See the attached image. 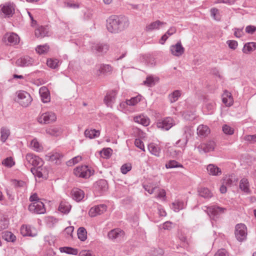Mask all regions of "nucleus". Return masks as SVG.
I'll use <instances>...</instances> for the list:
<instances>
[{
	"label": "nucleus",
	"instance_id": "nucleus-1",
	"mask_svg": "<svg viewBox=\"0 0 256 256\" xmlns=\"http://www.w3.org/2000/svg\"><path fill=\"white\" fill-rule=\"evenodd\" d=\"M106 28L111 33L118 34L126 29L130 26L128 18L124 15H113L106 20Z\"/></svg>",
	"mask_w": 256,
	"mask_h": 256
},
{
	"label": "nucleus",
	"instance_id": "nucleus-2",
	"mask_svg": "<svg viewBox=\"0 0 256 256\" xmlns=\"http://www.w3.org/2000/svg\"><path fill=\"white\" fill-rule=\"evenodd\" d=\"M204 208L206 209L204 210L214 220L215 218H218L220 214H224L226 210V208L216 205L208 207L204 206Z\"/></svg>",
	"mask_w": 256,
	"mask_h": 256
},
{
	"label": "nucleus",
	"instance_id": "nucleus-3",
	"mask_svg": "<svg viewBox=\"0 0 256 256\" xmlns=\"http://www.w3.org/2000/svg\"><path fill=\"white\" fill-rule=\"evenodd\" d=\"M176 124L175 120L172 118L167 117L158 120L156 122V126L162 130H168Z\"/></svg>",
	"mask_w": 256,
	"mask_h": 256
},
{
	"label": "nucleus",
	"instance_id": "nucleus-4",
	"mask_svg": "<svg viewBox=\"0 0 256 256\" xmlns=\"http://www.w3.org/2000/svg\"><path fill=\"white\" fill-rule=\"evenodd\" d=\"M18 102L22 106L27 107L31 103L30 95L25 91H19L17 93Z\"/></svg>",
	"mask_w": 256,
	"mask_h": 256
},
{
	"label": "nucleus",
	"instance_id": "nucleus-5",
	"mask_svg": "<svg viewBox=\"0 0 256 256\" xmlns=\"http://www.w3.org/2000/svg\"><path fill=\"white\" fill-rule=\"evenodd\" d=\"M235 236L239 242H243L246 240L247 236V228L246 226L242 224L236 225L235 229Z\"/></svg>",
	"mask_w": 256,
	"mask_h": 256
},
{
	"label": "nucleus",
	"instance_id": "nucleus-6",
	"mask_svg": "<svg viewBox=\"0 0 256 256\" xmlns=\"http://www.w3.org/2000/svg\"><path fill=\"white\" fill-rule=\"evenodd\" d=\"M28 208L30 212L36 214H44L46 211L44 203L40 201L30 204Z\"/></svg>",
	"mask_w": 256,
	"mask_h": 256
},
{
	"label": "nucleus",
	"instance_id": "nucleus-7",
	"mask_svg": "<svg viewBox=\"0 0 256 256\" xmlns=\"http://www.w3.org/2000/svg\"><path fill=\"white\" fill-rule=\"evenodd\" d=\"M94 171L86 166H82L77 167L74 170V174L76 176H92L94 174Z\"/></svg>",
	"mask_w": 256,
	"mask_h": 256
},
{
	"label": "nucleus",
	"instance_id": "nucleus-8",
	"mask_svg": "<svg viewBox=\"0 0 256 256\" xmlns=\"http://www.w3.org/2000/svg\"><path fill=\"white\" fill-rule=\"evenodd\" d=\"M94 188L96 194L97 196H100L108 190L107 182L104 180H100L94 184Z\"/></svg>",
	"mask_w": 256,
	"mask_h": 256
},
{
	"label": "nucleus",
	"instance_id": "nucleus-9",
	"mask_svg": "<svg viewBox=\"0 0 256 256\" xmlns=\"http://www.w3.org/2000/svg\"><path fill=\"white\" fill-rule=\"evenodd\" d=\"M56 119L54 113L48 112L42 114L38 118V122L40 124H47L54 122Z\"/></svg>",
	"mask_w": 256,
	"mask_h": 256
},
{
	"label": "nucleus",
	"instance_id": "nucleus-10",
	"mask_svg": "<svg viewBox=\"0 0 256 256\" xmlns=\"http://www.w3.org/2000/svg\"><path fill=\"white\" fill-rule=\"evenodd\" d=\"M2 41L6 44L15 45L19 42L20 38L14 32L6 33L4 35Z\"/></svg>",
	"mask_w": 256,
	"mask_h": 256
},
{
	"label": "nucleus",
	"instance_id": "nucleus-11",
	"mask_svg": "<svg viewBox=\"0 0 256 256\" xmlns=\"http://www.w3.org/2000/svg\"><path fill=\"white\" fill-rule=\"evenodd\" d=\"M184 138L178 140L176 144H180V146H184L188 141V138L193 134V130L191 126H186L184 128Z\"/></svg>",
	"mask_w": 256,
	"mask_h": 256
},
{
	"label": "nucleus",
	"instance_id": "nucleus-12",
	"mask_svg": "<svg viewBox=\"0 0 256 256\" xmlns=\"http://www.w3.org/2000/svg\"><path fill=\"white\" fill-rule=\"evenodd\" d=\"M26 161L34 166L38 168L42 166L43 160L41 158L33 154H28L26 156Z\"/></svg>",
	"mask_w": 256,
	"mask_h": 256
},
{
	"label": "nucleus",
	"instance_id": "nucleus-13",
	"mask_svg": "<svg viewBox=\"0 0 256 256\" xmlns=\"http://www.w3.org/2000/svg\"><path fill=\"white\" fill-rule=\"evenodd\" d=\"M124 232L120 228H115L111 230L108 232V236L109 239L118 242L124 236Z\"/></svg>",
	"mask_w": 256,
	"mask_h": 256
},
{
	"label": "nucleus",
	"instance_id": "nucleus-14",
	"mask_svg": "<svg viewBox=\"0 0 256 256\" xmlns=\"http://www.w3.org/2000/svg\"><path fill=\"white\" fill-rule=\"evenodd\" d=\"M107 206L104 204L95 206L90 208L88 214L91 217H94L97 215L103 214L106 210Z\"/></svg>",
	"mask_w": 256,
	"mask_h": 256
},
{
	"label": "nucleus",
	"instance_id": "nucleus-15",
	"mask_svg": "<svg viewBox=\"0 0 256 256\" xmlns=\"http://www.w3.org/2000/svg\"><path fill=\"white\" fill-rule=\"evenodd\" d=\"M2 12L7 16L10 17L14 12V6L12 2H6L0 5Z\"/></svg>",
	"mask_w": 256,
	"mask_h": 256
},
{
	"label": "nucleus",
	"instance_id": "nucleus-16",
	"mask_svg": "<svg viewBox=\"0 0 256 256\" xmlns=\"http://www.w3.org/2000/svg\"><path fill=\"white\" fill-rule=\"evenodd\" d=\"M215 146V142L214 141H209L206 144H200L197 147V149L200 152H209L214 150Z\"/></svg>",
	"mask_w": 256,
	"mask_h": 256
},
{
	"label": "nucleus",
	"instance_id": "nucleus-17",
	"mask_svg": "<svg viewBox=\"0 0 256 256\" xmlns=\"http://www.w3.org/2000/svg\"><path fill=\"white\" fill-rule=\"evenodd\" d=\"M34 60L28 56H24L18 59L16 61V64L18 66L24 67L30 66L33 64Z\"/></svg>",
	"mask_w": 256,
	"mask_h": 256
},
{
	"label": "nucleus",
	"instance_id": "nucleus-18",
	"mask_svg": "<svg viewBox=\"0 0 256 256\" xmlns=\"http://www.w3.org/2000/svg\"><path fill=\"white\" fill-rule=\"evenodd\" d=\"M172 54L176 56H181L184 52V48L182 45L181 42H178L176 44L172 45L170 48Z\"/></svg>",
	"mask_w": 256,
	"mask_h": 256
},
{
	"label": "nucleus",
	"instance_id": "nucleus-19",
	"mask_svg": "<svg viewBox=\"0 0 256 256\" xmlns=\"http://www.w3.org/2000/svg\"><path fill=\"white\" fill-rule=\"evenodd\" d=\"M109 46L105 44H94L92 46V50L98 54H102L107 52Z\"/></svg>",
	"mask_w": 256,
	"mask_h": 256
},
{
	"label": "nucleus",
	"instance_id": "nucleus-20",
	"mask_svg": "<svg viewBox=\"0 0 256 256\" xmlns=\"http://www.w3.org/2000/svg\"><path fill=\"white\" fill-rule=\"evenodd\" d=\"M116 96V90H112L108 92L104 98V102L105 104L110 107H112V104L114 103Z\"/></svg>",
	"mask_w": 256,
	"mask_h": 256
},
{
	"label": "nucleus",
	"instance_id": "nucleus-21",
	"mask_svg": "<svg viewBox=\"0 0 256 256\" xmlns=\"http://www.w3.org/2000/svg\"><path fill=\"white\" fill-rule=\"evenodd\" d=\"M112 70V67L109 64H100L97 66L96 74L100 76L101 74H106L110 73Z\"/></svg>",
	"mask_w": 256,
	"mask_h": 256
},
{
	"label": "nucleus",
	"instance_id": "nucleus-22",
	"mask_svg": "<svg viewBox=\"0 0 256 256\" xmlns=\"http://www.w3.org/2000/svg\"><path fill=\"white\" fill-rule=\"evenodd\" d=\"M71 195L72 199L77 202H79L84 198V193L80 189L74 188L71 192Z\"/></svg>",
	"mask_w": 256,
	"mask_h": 256
},
{
	"label": "nucleus",
	"instance_id": "nucleus-23",
	"mask_svg": "<svg viewBox=\"0 0 256 256\" xmlns=\"http://www.w3.org/2000/svg\"><path fill=\"white\" fill-rule=\"evenodd\" d=\"M165 24H166V22L158 20L146 25L145 30L147 32H150L154 30H158L160 26Z\"/></svg>",
	"mask_w": 256,
	"mask_h": 256
},
{
	"label": "nucleus",
	"instance_id": "nucleus-24",
	"mask_svg": "<svg viewBox=\"0 0 256 256\" xmlns=\"http://www.w3.org/2000/svg\"><path fill=\"white\" fill-rule=\"evenodd\" d=\"M206 169L209 174L212 176H218L222 174L220 168L214 164H208Z\"/></svg>",
	"mask_w": 256,
	"mask_h": 256
},
{
	"label": "nucleus",
	"instance_id": "nucleus-25",
	"mask_svg": "<svg viewBox=\"0 0 256 256\" xmlns=\"http://www.w3.org/2000/svg\"><path fill=\"white\" fill-rule=\"evenodd\" d=\"M222 102L226 106H230L234 103L233 98L230 92L225 91L222 96Z\"/></svg>",
	"mask_w": 256,
	"mask_h": 256
},
{
	"label": "nucleus",
	"instance_id": "nucleus-26",
	"mask_svg": "<svg viewBox=\"0 0 256 256\" xmlns=\"http://www.w3.org/2000/svg\"><path fill=\"white\" fill-rule=\"evenodd\" d=\"M40 94L42 102L46 103L50 102V92L47 88L44 86L40 88Z\"/></svg>",
	"mask_w": 256,
	"mask_h": 256
},
{
	"label": "nucleus",
	"instance_id": "nucleus-27",
	"mask_svg": "<svg viewBox=\"0 0 256 256\" xmlns=\"http://www.w3.org/2000/svg\"><path fill=\"white\" fill-rule=\"evenodd\" d=\"M186 204L184 202L180 200H176L172 204L171 208L174 212H178L180 210H182L185 208Z\"/></svg>",
	"mask_w": 256,
	"mask_h": 256
},
{
	"label": "nucleus",
	"instance_id": "nucleus-28",
	"mask_svg": "<svg viewBox=\"0 0 256 256\" xmlns=\"http://www.w3.org/2000/svg\"><path fill=\"white\" fill-rule=\"evenodd\" d=\"M134 120L136 122L141 124L144 126H148L150 124V119L144 115H140L134 117Z\"/></svg>",
	"mask_w": 256,
	"mask_h": 256
},
{
	"label": "nucleus",
	"instance_id": "nucleus-29",
	"mask_svg": "<svg viewBox=\"0 0 256 256\" xmlns=\"http://www.w3.org/2000/svg\"><path fill=\"white\" fill-rule=\"evenodd\" d=\"M30 147L32 150L37 152H40L43 150V146L38 140L36 138H34L30 142Z\"/></svg>",
	"mask_w": 256,
	"mask_h": 256
},
{
	"label": "nucleus",
	"instance_id": "nucleus-30",
	"mask_svg": "<svg viewBox=\"0 0 256 256\" xmlns=\"http://www.w3.org/2000/svg\"><path fill=\"white\" fill-rule=\"evenodd\" d=\"M46 132L50 136H57L62 133V130L58 126H51L46 130Z\"/></svg>",
	"mask_w": 256,
	"mask_h": 256
},
{
	"label": "nucleus",
	"instance_id": "nucleus-31",
	"mask_svg": "<svg viewBox=\"0 0 256 256\" xmlns=\"http://www.w3.org/2000/svg\"><path fill=\"white\" fill-rule=\"evenodd\" d=\"M210 132V130L208 126L205 125H200L198 127L197 134L198 136L205 137Z\"/></svg>",
	"mask_w": 256,
	"mask_h": 256
},
{
	"label": "nucleus",
	"instance_id": "nucleus-32",
	"mask_svg": "<svg viewBox=\"0 0 256 256\" xmlns=\"http://www.w3.org/2000/svg\"><path fill=\"white\" fill-rule=\"evenodd\" d=\"M70 208L71 206L68 202L62 201L60 204L58 210L62 213L67 214L70 212Z\"/></svg>",
	"mask_w": 256,
	"mask_h": 256
},
{
	"label": "nucleus",
	"instance_id": "nucleus-33",
	"mask_svg": "<svg viewBox=\"0 0 256 256\" xmlns=\"http://www.w3.org/2000/svg\"><path fill=\"white\" fill-rule=\"evenodd\" d=\"M256 49V42H250L246 43L242 48V52L244 54H249Z\"/></svg>",
	"mask_w": 256,
	"mask_h": 256
},
{
	"label": "nucleus",
	"instance_id": "nucleus-34",
	"mask_svg": "<svg viewBox=\"0 0 256 256\" xmlns=\"http://www.w3.org/2000/svg\"><path fill=\"white\" fill-rule=\"evenodd\" d=\"M149 152L153 155L159 156L160 153V147L154 143H151L148 145Z\"/></svg>",
	"mask_w": 256,
	"mask_h": 256
},
{
	"label": "nucleus",
	"instance_id": "nucleus-35",
	"mask_svg": "<svg viewBox=\"0 0 256 256\" xmlns=\"http://www.w3.org/2000/svg\"><path fill=\"white\" fill-rule=\"evenodd\" d=\"M48 156L50 160L54 162L57 164H59L61 162V158H62V155L58 152H54Z\"/></svg>",
	"mask_w": 256,
	"mask_h": 256
},
{
	"label": "nucleus",
	"instance_id": "nucleus-36",
	"mask_svg": "<svg viewBox=\"0 0 256 256\" xmlns=\"http://www.w3.org/2000/svg\"><path fill=\"white\" fill-rule=\"evenodd\" d=\"M10 130L6 127H2L0 129V140L2 142H4L10 135Z\"/></svg>",
	"mask_w": 256,
	"mask_h": 256
},
{
	"label": "nucleus",
	"instance_id": "nucleus-37",
	"mask_svg": "<svg viewBox=\"0 0 256 256\" xmlns=\"http://www.w3.org/2000/svg\"><path fill=\"white\" fill-rule=\"evenodd\" d=\"M20 233L24 236H34L35 234H32L30 226L23 225L20 228Z\"/></svg>",
	"mask_w": 256,
	"mask_h": 256
},
{
	"label": "nucleus",
	"instance_id": "nucleus-38",
	"mask_svg": "<svg viewBox=\"0 0 256 256\" xmlns=\"http://www.w3.org/2000/svg\"><path fill=\"white\" fill-rule=\"evenodd\" d=\"M199 195L206 198H209L212 196V193L206 188H202L198 190Z\"/></svg>",
	"mask_w": 256,
	"mask_h": 256
},
{
	"label": "nucleus",
	"instance_id": "nucleus-39",
	"mask_svg": "<svg viewBox=\"0 0 256 256\" xmlns=\"http://www.w3.org/2000/svg\"><path fill=\"white\" fill-rule=\"evenodd\" d=\"M100 134L99 130H86L84 132V135L86 138L90 139L98 137Z\"/></svg>",
	"mask_w": 256,
	"mask_h": 256
},
{
	"label": "nucleus",
	"instance_id": "nucleus-40",
	"mask_svg": "<svg viewBox=\"0 0 256 256\" xmlns=\"http://www.w3.org/2000/svg\"><path fill=\"white\" fill-rule=\"evenodd\" d=\"M78 238L82 242L87 238V232L84 227H80L78 230L77 232Z\"/></svg>",
	"mask_w": 256,
	"mask_h": 256
},
{
	"label": "nucleus",
	"instance_id": "nucleus-41",
	"mask_svg": "<svg viewBox=\"0 0 256 256\" xmlns=\"http://www.w3.org/2000/svg\"><path fill=\"white\" fill-rule=\"evenodd\" d=\"M159 78L157 77H153L152 76H148L146 80L144 81V84L149 87H152L156 84V82H158Z\"/></svg>",
	"mask_w": 256,
	"mask_h": 256
},
{
	"label": "nucleus",
	"instance_id": "nucleus-42",
	"mask_svg": "<svg viewBox=\"0 0 256 256\" xmlns=\"http://www.w3.org/2000/svg\"><path fill=\"white\" fill-rule=\"evenodd\" d=\"M240 188L246 192H250L248 182L246 178H244L240 181Z\"/></svg>",
	"mask_w": 256,
	"mask_h": 256
},
{
	"label": "nucleus",
	"instance_id": "nucleus-43",
	"mask_svg": "<svg viewBox=\"0 0 256 256\" xmlns=\"http://www.w3.org/2000/svg\"><path fill=\"white\" fill-rule=\"evenodd\" d=\"M61 252H65L68 254L76 255L78 254V250L76 248L71 247H61L60 248Z\"/></svg>",
	"mask_w": 256,
	"mask_h": 256
},
{
	"label": "nucleus",
	"instance_id": "nucleus-44",
	"mask_svg": "<svg viewBox=\"0 0 256 256\" xmlns=\"http://www.w3.org/2000/svg\"><path fill=\"white\" fill-rule=\"evenodd\" d=\"M48 32L46 29L42 26L35 30V35L37 38H43L48 34Z\"/></svg>",
	"mask_w": 256,
	"mask_h": 256
},
{
	"label": "nucleus",
	"instance_id": "nucleus-45",
	"mask_svg": "<svg viewBox=\"0 0 256 256\" xmlns=\"http://www.w3.org/2000/svg\"><path fill=\"white\" fill-rule=\"evenodd\" d=\"M2 236L7 242H14L16 240V236L12 232L8 231L4 232Z\"/></svg>",
	"mask_w": 256,
	"mask_h": 256
},
{
	"label": "nucleus",
	"instance_id": "nucleus-46",
	"mask_svg": "<svg viewBox=\"0 0 256 256\" xmlns=\"http://www.w3.org/2000/svg\"><path fill=\"white\" fill-rule=\"evenodd\" d=\"M181 92L178 90H176L174 91L172 93L169 94L168 98L171 103H173L176 102L179 97L181 96Z\"/></svg>",
	"mask_w": 256,
	"mask_h": 256
},
{
	"label": "nucleus",
	"instance_id": "nucleus-47",
	"mask_svg": "<svg viewBox=\"0 0 256 256\" xmlns=\"http://www.w3.org/2000/svg\"><path fill=\"white\" fill-rule=\"evenodd\" d=\"M47 66L51 68H56L58 66L59 60L58 59L48 58L46 62Z\"/></svg>",
	"mask_w": 256,
	"mask_h": 256
},
{
	"label": "nucleus",
	"instance_id": "nucleus-48",
	"mask_svg": "<svg viewBox=\"0 0 256 256\" xmlns=\"http://www.w3.org/2000/svg\"><path fill=\"white\" fill-rule=\"evenodd\" d=\"M49 46L48 44H44V45H40L38 46L36 48V50L37 52L39 54H45L49 50Z\"/></svg>",
	"mask_w": 256,
	"mask_h": 256
},
{
	"label": "nucleus",
	"instance_id": "nucleus-49",
	"mask_svg": "<svg viewBox=\"0 0 256 256\" xmlns=\"http://www.w3.org/2000/svg\"><path fill=\"white\" fill-rule=\"evenodd\" d=\"M82 160L81 156H78L70 159L66 162V165L68 166H72L78 164Z\"/></svg>",
	"mask_w": 256,
	"mask_h": 256
},
{
	"label": "nucleus",
	"instance_id": "nucleus-50",
	"mask_svg": "<svg viewBox=\"0 0 256 256\" xmlns=\"http://www.w3.org/2000/svg\"><path fill=\"white\" fill-rule=\"evenodd\" d=\"M15 162L12 157H8L2 161V164L8 168H11Z\"/></svg>",
	"mask_w": 256,
	"mask_h": 256
},
{
	"label": "nucleus",
	"instance_id": "nucleus-51",
	"mask_svg": "<svg viewBox=\"0 0 256 256\" xmlns=\"http://www.w3.org/2000/svg\"><path fill=\"white\" fill-rule=\"evenodd\" d=\"M11 182L12 184L16 188H24L26 186V182L22 180L13 179Z\"/></svg>",
	"mask_w": 256,
	"mask_h": 256
},
{
	"label": "nucleus",
	"instance_id": "nucleus-52",
	"mask_svg": "<svg viewBox=\"0 0 256 256\" xmlns=\"http://www.w3.org/2000/svg\"><path fill=\"white\" fill-rule=\"evenodd\" d=\"M143 187L144 190L149 194H152L154 192V190L156 188V184H150L148 185L144 183Z\"/></svg>",
	"mask_w": 256,
	"mask_h": 256
},
{
	"label": "nucleus",
	"instance_id": "nucleus-53",
	"mask_svg": "<svg viewBox=\"0 0 256 256\" xmlns=\"http://www.w3.org/2000/svg\"><path fill=\"white\" fill-rule=\"evenodd\" d=\"M140 100V96H137L136 97H134L131 98L130 100H126V103L127 105L129 106H134Z\"/></svg>",
	"mask_w": 256,
	"mask_h": 256
},
{
	"label": "nucleus",
	"instance_id": "nucleus-54",
	"mask_svg": "<svg viewBox=\"0 0 256 256\" xmlns=\"http://www.w3.org/2000/svg\"><path fill=\"white\" fill-rule=\"evenodd\" d=\"M132 168V164H125L121 166V172L122 174H126L128 172L131 170Z\"/></svg>",
	"mask_w": 256,
	"mask_h": 256
},
{
	"label": "nucleus",
	"instance_id": "nucleus-55",
	"mask_svg": "<svg viewBox=\"0 0 256 256\" xmlns=\"http://www.w3.org/2000/svg\"><path fill=\"white\" fill-rule=\"evenodd\" d=\"M222 131L226 134L232 135L234 134V130L227 124H224L222 126Z\"/></svg>",
	"mask_w": 256,
	"mask_h": 256
},
{
	"label": "nucleus",
	"instance_id": "nucleus-56",
	"mask_svg": "<svg viewBox=\"0 0 256 256\" xmlns=\"http://www.w3.org/2000/svg\"><path fill=\"white\" fill-rule=\"evenodd\" d=\"M237 181L238 180L235 179L234 178L233 180L232 178H230V177H226L224 180V183H226V184L228 186H232V185L236 184Z\"/></svg>",
	"mask_w": 256,
	"mask_h": 256
},
{
	"label": "nucleus",
	"instance_id": "nucleus-57",
	"mask_svg": "<svg viewBox=\"0 0 256 256\" xmlns=\"http://www.w3.org/2000/svg\"><path fill=\"white\" fill-rule=\"evenodd\" d=\"M178 166H182L174 160H170L168 163L166 164V167L168 168H174Z\"/></svg>",
	"mask_w": 256,
	"mask_h": 256
},
{
	"label": "nucleus",
	"instance_id": "nucleus-58",
	"mask_svg": "<svg viewBox=\"0 0 256 256\" xmlns=\"http://www.w3.org/2000/svg\"><path fill=\"white\" fill-rule=\"evenodd\" d=\"M218 14V10L216 8H212L210 10V15L216 20H220V18L217 16Z\"/></svg>",
	"mask_w": 256,
	"mask_h": 256
},
{
	"label": "nucleus",
	"instance_id": "nucleus-59",
	"mask_svg": "<svg viewBox=\"0 0 256 256\" xmlns=\"http://www.w3.org/2000/svg\"><path fill=\"white\" fill-rule=\"evenodd\" d=\"M112 151V150L110 148H104L101 152V154L104 158H108L111 155Z\"/></svg>",
	"mask_w": 256,
	"mask_h": 256
},
{
	"label": "nucleus",
	"instance_id": "nucleus-60",
	"mask_svg": "<svg viewBox=\"0 0 256 256\" xmlns=\"http://www.w3.org/2000/svg\"><path fill=\"white\" fill-rule=\"evenodd\" d=\"M134 144L136 147L138 148H140L144 152L145 151L144 142L140 139H139V138L136 139V140L134 141Z\"/></svg>",
	"mask_w": 256,
	"mask_h": 256
},
{
	"label": "nucleus",
	"instance_id": "nucleus-61",
	"mask_svg": "<svg viewBox=\"0 0 256 256\" xmlns=\"http://www.w3.org/2000/svg\"><path fill=\"white\" fill-rule=\"evenodd\" d=\"M226 43L228 45L230 48L232 50L236 49L238 45L237 42L234 40H228Z\"/></svg>",
	"mask_w": 256,
	"mask_h": 256
},
{
	"label": "nucleus",
	"instance_id": "nucleus-62",
	"mask_svg": "<svg viewBox=\"0 0 256 256\" xmlns=\"http://www.w3.org/2000/svg\"><path fill=\"white\" fill-rule=\"evenodd\" d=\"M184 118L186 120H192L195 118V114L193 113L190 112H186L184 114Z\"/></svg>",
	"mask_w": 256,
	"mask_h": 256
},
{
	"label": "nucleus",
	"instance_id": "nucleus-63",
	"mask_svg": "<svg viewBox=\"0 0 256 256\" xmlns=\"http://www.w3.org/2000/svg\"><path fill=\"white\" fill-rule=\"evenodd\" d=\"M244 140L251 142H256V134L254 135H247L245 136Z\"/></svg>",
	"mask_w": 256,
	"mask_h": 256
},
{
	"label": "nucleus",
	"instance_id": "nucleus-64",
	"mask_svg": "<svg viewBox=\"0 0 256 256\" xmlns=\"http://www.w3.org/2000/svg\"><path fill=\"white\" fill-rule=\"evenodd\" d=\"M214 256H228V252L224 249L219 250Z\"/></svg>",
	"mask_w": 256,
	"mask_h": 256
}]
</instances>
